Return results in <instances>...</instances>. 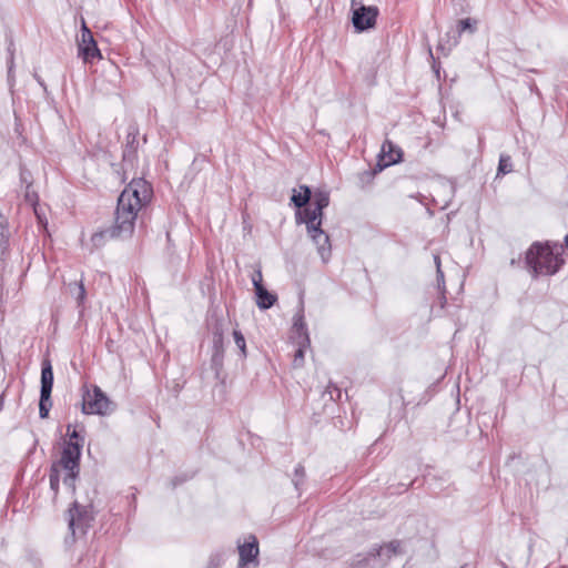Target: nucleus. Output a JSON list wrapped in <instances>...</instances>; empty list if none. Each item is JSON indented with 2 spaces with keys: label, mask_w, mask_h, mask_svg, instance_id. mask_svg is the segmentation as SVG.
Listing matches in <instances>:
<instances>
[{
  "label": "nucleus",
  "mask_w": 568,
  "mask_h": 568,
  "mask_svg": "<svg viewBox=\"0 0 568 568\" xmlns=\"http://www.w3.org/2000/svg\"><path fill=\"white\" fill-rule=\"evenodd\" d=\"M152 195L150 184L143 179L132 180L121 192L118 199L114 225L92 235L94 246H99L102 240L111 237H130L133 233L138 213L145 206Z\"/></svg>",
  "instance_id": "1"
},
{
  "label": "nucleus",
  "mask_w": 568,
  "mask_h": 568,
  "mask_svg": "<svg viewBox=\"0 0 568 568\" xmlns=\"http://www.w3.org/2000/svg\"><path fill=\"white\" fill-rule=\"evenodd\" d=\"M72 426L68 425V435L70 436L69 442L64 443L61 457L54 462L50 468V488L57 496L59 490V483L62 479L65 487L74 493L75 480L80 473V457L82 443L79 442L80 436L75 428L71 429Z\"/></svg>",
  "instance_id": "2"
},
{
  "label": "nucleus",
  "mask_w": 568,
  "mask_h": 568,
  "mask_svg": "<svg viewBox=\"0 0 568 568\" xmlns=\"http://www.w3.org/2000/svg\"><path fill=\"white\" fill-rule=\"evenodd\" d=\"M565 248L560 244H532L526 253V265L534 277L554 275L564 264L560 255Z\"/></svg>",
  "instance_id": "3"
},
{
  "label": "nucleus",
  "mask_w": 568,
  "mask_h": 568,
  "mask_svg": "<svg viewBox=\"0 0 568 568\" xmlns=\"http://www.w3.org/2000/svg\"><path fill=\"white\" fill-rule=\"evenodd\" d=\"M352 23L357 32L373 29L379 10L376 6H365L363 0L351 1Z\"/></svg>",
  "instance_id": "4"
},
{
  "label": "nucleus",
  "mask_w": 568,
  "mask_h": 568,
  "mask_svg": "<svg viewBox=\"0 0 568 568\" xmlns=\"http://www.w3.org/2000/svg\"><path fill=\"white\" fill-rule=\"evenodd\" d=\"M91 520L92 515L90 508L88 506L80 505L78 501H74L72 507H70L68 510V523L72 541L87 532Z\"/></svg>",
  "instance_id": "5"
},
{
  "label": "nucleus",
  "mask_w": 568,
  "mask_h": 568,
  "mask_svg": "<svg viewBox=\"0 0 568 568\" xmlns=\"http://www.w3.org/2000/svg\"><path fill=\"white\" fill-rule=\"evenodd\" d=\"M79 55L85 63H92L94 60L102 59L101 51L99 50L92 32L87 27L85 21L82 19L81 36L78 38Z\"/></svg>",
  "instance_id": "6"
},
{
  "label": "nucleus",
  "mask_w": 568,
  "mask_h": 568,
  "mask_svg": "<svg viewBox=\"0 0 568 568\" xmlns=\"http://www.w3.org/2000/svg\"><path fill=\"white\" fill-rule=\"evenodd\" d=\"M110 400L105 394L94 386L92 390H87L83 395L82 412L84 414L104 415L110 410Z\"/></svg>",
  "instance_id": "7"
},
{
  "label": "nucleus",
  "mask_w": 568,
  "mask_h": 568,
  "mask_svg": "<svg viewBox=\"0 0 568 568\" xmlns=\"http://www.w3.org/2000/svg\"><path fill=\"white\" fill-rule=\"evenodd\" d=\"M402 160V150L392 141L386 140L381 150L377 165L379 170L396 164Z\"/></svg>",
  "instance_id": "8"
},
{
  "label": "nucleus",
  "mask_w": 568,
  "mask_h": 568,
  "mask_svg": "<svg viewBox=\"0 0 568 568\" xmlns=\"http://www.w3.org/2000/svg\"><path fill=\"white\" fill-rule=\"evenodd\" d=\"M307 232L316 244L322 260L324 262L328 261L331 256V244L328 235L321 229V226L316 227V230H307Z\"/></svg>",
  "instance_id": "9"
},
{
  "label": "nucleus",
  "mask_w": 568,
  "mask_h": 568,
  "mask_svg": "<svg viewBox=\"0 0 568 568\" xmlns=\"http://www.w3.org/2000/svg\"><path fill=\"white\" fill-rule=\"evenodd\" d=\"M240 566L254 561L258 556V544L254 536L248 537V541L239 546Z\"/></svg>",
  "instance_id": "10"
},
{
  "label": "nucleus",
  "mask_w": 568,
  "mask_h": 568,
  "mask_svg": "<svg viewBox=\"0 0 568 568\" xmlns=\"http://www.w3.org/2000/svg\"><path fill=\"white\" fill-rule=\"evenodd\" d=\"M53 387V371L49 359H43L41 368V390L44 400H49Z\"/></svg>",
  "instance_id": "11"
},
{
  "label": "nucleus",
  "mask_w": 568,
  "mask_h": 568,
  "mask_svg": "<svg viewBox=\"0 0 568 568\" xmlns=\"http://www.w3.org/2000/svg\"><path fill=\"white\" fill-rule=\"evenodd\" d=\"M255 296H256V305L261 310H268L271 308L275 302L277 301V296L273 293H270L264 285L257 286L254 288Z\"/></svg>",
  "instance_id": "12"
},
{
  "label": "nucleus",
  "mask_w": 568,
  "mask_h": 568,
  "mask_svg": "<svg viewBox=\"0 0 568 568\" xmlns=\"http://www.w3.org/2000/svg\"><path fill=\"white\" fill-rule=\"evenodd\" d=\"M323 210H317V206L313 209H305L304 217L301 221L306 224L307 230H316L322 225Z\"/></svg>",
  "instance_id": "13"
},
{
  "label": "nucleus",
  "mask_w": 568,
  "mask_h": 568,
  "mask_svg": "<svg viewBox=\"0 0 568 568\" xmlns=\"http://www.w3.org/2000/svg\"><path fill=\"white\" fill-rule=\"evenodd\" d=\"M293 329L301 339H304L305 343L310 344V336L304 321L303 303H301L300 310L294 316Z\"/></svg>",
  "instance_id": "14"
},
{
  "label": "nucleus",
  "mask_w": 568,
  "mask_h": 568,
  "mask_svg": "<svg viewBox=\"0 0 568 568\" xmlns=\"http://www.w3.org/2000/svg\"><path fill=\"white\" fill-rule=\"evenodd\" d=\"M293 191H294V193H293L291 200L296 207H303L304 205H306L308 203V201L311 199V194H312L308 186L301 185L300 192H296V190H293Z\"/></svg>",
  "instance_id": "15"
},
{
  "label": "nucleus",
  "mask_w": 568,
  "mask_h": 568,
  "mask_svg": "<svg viewBox=\"0 0 568 568\" xmlns=\"http://www.w3.org/2000/svg\"><path fill=\"white\" fill-rule=\"evenodd\" d=\"M400 544L398 541H392L385 546L379 547L376 550V555L382 559H389L392 556H395L399 552Z\"/></svg>",
  "instance_id": "16"
},
{
  "label": "nucleus",
  "mask_w": 568,
  "mask_h": 568,
  "mask_svg": "<svg viewBox=\"0 0 568 568\" xmlns=\"http://www.w3.org/2000/svg\"><path fill=\"white\" fill-rule=\"evenodd\" d=\"M10 237L8 221L0 214V248L6 250Z\"/></svg>",
  "instance_id": "17"
},
{
  "label": "nucleus",
  "mask_w": 568,
  "mask_h": 568,
  "mask_svg": "<svg viewBox=\"0 0 568 568\" xmlns=\"http://www.w3.org/2000/svg\"><path fill=\"white\" fill-rule=\"evenodd\" d=\"M329 204V194L326 191H316L313 196V205L317 210H324Z\"/></svg>",
  "instance_id": "18"
},
{
  "label": "nucleus",
  "mask_w": 568,
  "mask_h": 568,
  "mask_svg": "<svg viewBox=\"0 0 568 568\" xmlns=\"http://www.w3.org/2000/svg\"><path fill=\"white\" fill-rule=\"evenodd\" d=\"M513 171L511 159L507 154H501L499 158L497 175L507 174Z\"/></svg>",
  "instance_id": "19"
},
{
  "label": "nucleus",
  "mask_w": 568,
  "mask_h": 568,
  "mask_svg": "<svg viewBox=\"0 0 568 568\" xmlns=\"http://www.w3.org/2000/svg\"><path fill=\"white\" fill-rule=\"evenodd\" d=\"M476 21L469 18L462 19L457 23V32L460 36L463 32L468 31L469 33H474L476 31Z\"/></svg>",
  "instance_id": "20"
},
{
  "label": "nucleus",
  "mask_w": 568,
  "mask_h": 568,
  "mask_svg": "<svg viewBox=\"0 0 568 568\" xmlns=\"http://www.w3.org/2000/svg\"><path fill=\"white\" fill-rule=\"evenodd\" d=\"M310 344L305 343L304 339L298 341V348L295 352L293 365L294 367H301L304 363V349Z\"/></svg>",
  "instance_id": "21"
},
{
  "label": "nucleus",
  "mask_w": 568,
  "mask_h": 568,
  "mask_svg": "<svg viewBox=\"0 0 568 568\" xmlns=\"http://www.w3.org/2000/svg\"><path fill=\"white\" fill-rule=\"evenodd\" d=\"M71 294L77 298L78 303H83L85 298V288L82 282L70 285Z\"/></svg>",
  "instance_id": "22"
},
{
  "label": "nucleus",
  "mask_w": 568,
  "mask_h": 568,
  "mask_svg": "<svg viewBox=\"0 0 568 568\" xmlns=\"http://www.w3.org/2000/svg\"><path fill=\"white\" fill-rule=\"evenodd\" d=\"M52 406L51 396L49 400H44L42 394H40V403H39V415L41 418H47L49 415V409Z\"/></svg>",
  "instance_id": "23"
},
{
  "label": "nucleus",
  "mask_w": 568,
  "mask_h": 568,
  "mask_svg": "<svg viewBox=\"0 0 568 568\" xmlns=\"http://www.w3.org/2000/svg\"><path fill=\"white\" fill-rule=\"evenodd\" d=\"M233 337L236 346L240 348L243 356H246V344L245 338L240 331L233 332Z\"/></svg>",
  "instance_id": "24"
},
{
  "label": "nucleus",
  "mask_w": 568,
  "mask_h": 568,
  "mask_svg": "<svg viewBox=\"0 0 568 568\" xmlns=\"http://www.w3.org/2000/svg\"><path fill=\"white\" fill-rule=\"evenodd\" d=\"M304 477H305V469H304V467L302 465H298L295 468V475H294V478H293V484H294L296 489H300V485L303 483Z\"/></svg>",
  "instance_id": "25"
},
{
  "label": "nucleus",
  "mask_w": 568,
  "mask_h": 568,
  "mask_svg": "<svg viewBox=\"0 0 568 568\" xmlns=\"http://www.w3.org/2000/svg\"><path fill=\"white\" fill-rule=\"evenodd\" d=\"M263 276H262V272L261 270H255L254 273L252 274V283H253V286L254 288H256L257 286H262L263 285Z\"/></svg>",
  "instance_id": "26"
},
{
  "label": "nucleus",
  "mask_w": 568,
  "mask_h": 568,
  "mask_svg": "<svg viewBox=\"0 0 568 568\" xmlns=\"http://www.w3.org/2000/svg\"><path fill=\"white\" fill-rule=\"evenodd\" d=\"M222 560H223V558L221 555H214L211 557L210 562H211V565L214 566V568H217V567H220Z\"/></svg>",
  "instance_id": "27"
},
{
  "label": "nucleus",
  "mask_w": 568,
  "mask_h": 568,
  "mask_svg": "<svg viewBox=\"0 0 568 568\" xmlns=\"http://www.w3.org/2000/svg\"><path fill=\"white\" fill-rule=\"evenodd\" d=\"M434 262H435V264H436V268H437V275H438V277H443V276H444V274H443V272H442V270H440V258H439V256H438V255H435V256H434Z\"/></svg>",
  "instance_id": "28"
},
{
  "label": "nucleus",
  "mask_w": 568,
  "mask_h": 568,
  "mask_svg": "<svg viewBox=\"0 0 568 568\" xmlns=\"http://www.w3.org/2000/svg\"><path fill=\"white\" fill-rule=\"evenodd\" d=\"M2 406H3V395L0 396V410L2 409Z\"/></svg>",
  "instance_id": "29"
},
{
  "label": "nucleus",
  "mask_w": 568,
  "mask_h": 568,
  "mask_svg": "<svg viewBox=\"0 0 568 568\" xmlns=\"http://www.w3.org/2000/svg\"><path fill=\"white\" fill-rule=\"evenodd\" d=\"M12 63H13V62H12V60H11V61H10V67H9V72H11V70H12Z\"/></svg>",
  "instance_id": "30"
},
{
  "label": "nucleus",
  "mask_w": 568,
  "mask_h": 568,
  "mask_svg": "<svg viewBox=\"0 0 568 568\" xmlns=\"http://www.w3.org/2000/svg\"><path fill=\"white\" fill-rule=\"evenodd\" d=\"M566 245L568 246V234L565 237Z\"/></svg>",
  "instance_id": "31"
}]
</instances>
